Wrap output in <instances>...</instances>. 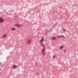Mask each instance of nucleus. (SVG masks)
<instances>
[{
	"instance_id": "0eeeda50",
	"label": "nucleus",
	"mask_w": 78,
	"mask_h": 78,
	"mask_svg": "<svg viewBox=\"0 0 78 78\" xmlns=\"http://www.w3.org/2000/svg\"><path fill=\"white\" fill-rule=\"evenodd\" d=\"M7 36V34H5L2 36V37L5 38Z\"/></svg>"
},
{
	"instance_id": "6e6552de",
	"label": "nucleus",
	"mask_w": 78,
	"mask_h": 78,
	"mask_svg": "<svg viewBox=\"0 0 78 78\" xmlns=\"http://www.w3.org/2000/svg\"><path fill=\"white\" fill-rule=\"evenodd\" d=\"M17 67V66L16 65L13 66V68H16Z\"/></svg>"
},
{
	"instance_id": "4468645a",
	"label": "nucleus",
	"mask_w": 78,
	"mask_h": 78,
	"mask_svg": "<svg viewBox=\"0 0 78 78\" xmlns=\"http://www.w3.org/2000/svg\"><path fill=\"white\" fill-rule=\"evenodd\" d=\"M35 64L36 65H37V63H36Z\"/></svg>"
},
{
	"instance_id": "ddd939ff",
	"label": "nucleus",
	"mask_w": 78,
	"mask_h": 78,
	"mask_svg": "<svg viewBox=\"0 0 78 78\" xmlns=\"http://www.w3.org/2000/svg\"><path fill=\"white\" fill-rule=\"evenodd\" d=\"M58 37H60V36H58Z\"/></svg>"
},
{
	"instance_id": "20e7f679",
	"label": "nucleus",
	"mask_w": 78,
	"mask_h": 78,
	"mask_svg": "<svg viewBox=\"0 0 78 78\" xmlns=\"http://www.w3.org/2000/svg\"><path fill=\"white\" fill-rule=\"evenodd\" d=\"M3 22H4V20L2 18H0V23H3Z\"/></svg>"
},
{
	"instance_id": "f257e3e1",
	"label": "nucleus",
	"mask_w": 78,
	"mask_h": 78,
	"mask_svg": "<svg viewBox=\"0 0 78 78\" xmlns=\"http://www.w3.org/2000/svg\"><path fill=\"white\" fill-rule=\"evenodd\" d=\"M44 37H42L41 39L40 40V43L41 44V46H42L43 47V49L42 50V52L43 54V55H45V46L44 45V44H43V41H44Z\"/></svg>"
},
{
	"instance_id": "7ed1b4c3",
	"label": "nucleus",
	"mask_w": 78,
	"mask_h": 78,
	"mask_svg": "<svg viewBox=\"0 0 78 78\" xmlns=\"http://www.w3.org/2000/svg\"><path fill=\"white\" fill-rule=\"evenodd\" d=\"M31 42V39H29L27 42V44H30Z\"/></svg>"
},
{
	"instance_id": "423d86ee",
	"label": "nucleus",
	"mask_w": 78,
	"mask_h": 78,
	"mask_svg": "<svg viewBox=\"0 0 78 78\" xmlns=\"http://www.w3.org/2000/svg\"><path fill=\"white\" fill-rule=\"evenodd\" d=\"M16 30V29L14 27H12L11 29V31H15Z\"/></svg>"
},
{
	"instance_id": "1a4fd4ad",
	"label": "nucleus",
	"mask_w": 78,
	"mask_h": 78,
	"mask_svg": "<svg viewBox=\"0 0 78 78\" xmlns=\"http://www.w3.org/2000/svg\"><path fill=\"white\" fill-rule=\"evenodd\" d=\"M52 39L53 40H55V39H56V37H52Z\"/></svg>"
},
{
	"instance_id": "9d476101",
	"label": "nucleus",
	"mask_w": 78,
	"mask_h": 78,
	"mask_svg": "<svg viewBox=\"0 0 78 78\" xmlns=\"http://www.w3.org/2000/svg\"><path fill=\"white\" fill-rule=\"evenodd\" d=\"M63 30L64 31H66V29H63Z\"/></svg>"
},
{
	"instance_id": "f03ea898",
	"label": "nucleus",
	"mask_w": 78,
	"mask_h": 78,
	"mask_svg": "<svg viewBox=\"0 0 78 78\" xmlns=\"http://www.w3.org/2000/svg\"><path fill=\"white\" fill-rule=\"evenodd\" d=\"M15 27H21L22 26V25L21 24H16L15 25Z\"/></svg>"
},
{
	"instance_id": "2eb2a0df",
	"label": "nucleus",
	"mask_w": 78,
	"mask_h": 78,
	"mask_svg": "<svg viewBox=\"0 0 78 78\" xmlns=\"http://www.w3.org/2000/svg\"><path fill=\"white\" fill-rule=\"evenodd\" d=\"M1 17H0V19L1 18Z\"/></svg>"
},
{
	"instance_id": "f8f14e48",
	"label": "nucleus",
	"mask_w": 78,
	"mask_h": 78,
	"mask_svg": "<svg viewBox=\"0 0 78 78\" xmlns=\"http://www.w3.org/2000/svg\"><path fill=\"white\" fill-rule=\"evenodd\" d=\"M60 37H64V36L63 35H62L60 36Z\"/></svg>"
},
{
	"instance_id": "39448f33",
	"label": "nucleus",
	"mask_w": 78,
	"mask_h": 78,
	"mask_svg": "<svg viewBox=\"0 0 78 78\" xmlns=\"http://www.w3.org/2000/svg\"><path fill=\"white\" fill-rule=\"evenodd\" d=\"M63 48H64V46H61L59 47V49L60 50H62V49H63Z\"/></svg>"
},
{
	"instance_id": "9b49d317",
	"label": "nucleus",
	"mask_w": 78,
	"mask_h": 78,
	"mask_svg": "<svg viewBox=\"0 0 78 78\" xmlns=\"http://www.w3.org/2000/svg\"><path fill=\"white\" fill-rule=\"evenodd\" d=\"M55 58V55L53 56V58Z\"/></svg>"
}]
</instances>
